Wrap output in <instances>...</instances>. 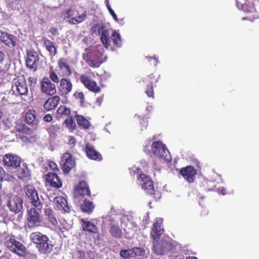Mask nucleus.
I'll return each instance as SVG.
<instances>
[{"instance_id":"nucleus-1","label":"nucleus","mask_w":259,"mask_h":259,"mask_svg":"<svg viewBox=\"0 0 259 259\" xmlns=\"http://www.w3.org/2000/svg\"><path fill=\"white\" fill-rule=\"evenodd\" d=\"M42 208V205L27 208L25 222L26 229L32 230L41 226L42 223L41 215Z\"/></svg>"},{"instance_id":"nucleus-2","label":"nucleus","mask_w":259,"mask_h":259,"mask_svg":"<svg viewBox=\"0 0 259 259\" xmlns=\"http://www.w3.org/2000/svg\"><path fill=\"white\" fill-rule=\"evenodd\" d=\"M104 50L102 47H96L91 50L86 51L82 54V58L85 63L93 68H98L103 62Z\"/></svg>"},{"instance_id":"nucleus-3","label":"nucleus","mask_w":259,"mask_h":259,"mask_svg":"<svg viewBox=\"0 0 259 259\" xmlns=\"http://www.w3.org/2000/svg\"><path fill=\"white\" fill-rule=\"evenodd\" d=\"M91 32L93 34L100 36V39L106 48L110 46L109 32L103 24H94L91 28Z\"/></svg>"},{"instance_id":"nucleus-4","label":"nucleus","mask_w":259,"mask_h":259,"mask_svg":"<svg viewBox=\"0 0 259 259\" xmlns=\"http://www.w3.org/2000/svg\"><path fill=\"white\" fill-rule=\"evenodd\" d=\"M5 245L11 251L19 256L24 257L27 255L25 246L14 238L7 239L5 242Z\"/></svg>"},{"instance_id":"nucleus-5","label":"nucleus","mask_w":259,"mask_h":259,"mask_svg":"<svg viewBox=\"0 0 259 259\" xmlns=\"http://www.w3.org/2000/svg\"><path fill=\"white\" fill-rule=\"evenodd\" d=\"M158 81V77H156L153 73L145 77L142 81L143 85L145 87V92L149 98H154V85Z\"/></svg>"},{"instance_id":"nucleus-6","label":"nucleus","mask_w":259,"mask_h":259,"mask_svg":"<svg viewBox=\"0 0 259 259\" xmlns=\"http://www.w3.org/2000/svg\"><path fill=\"white\" fill-rule=\"evenodd\" d=\"M25 194L33 206H40L42 203L40 200L38 192L35 187L31 185L25 186L23 188Z\"/></svg>"},{"instance_id":"nucleus-7","label":"nucleus","mask_w":259,"mask_h":259,"mask_svg":"<svg viewBox=\"0 0 259 259\" xmlns=\"http://www.w3.org/2000/svg\"><path fill=\"white\" fill-rule=\"evenodd\" d=\"M152 151L154 154L160 158H163L167 161H169V152L166 146L161 141H158L153 142L152 144Z\"/></svg>"},{"instance_id":"nucleus-8","label":"nucleus","mask_w":259,"mask_h":259,"mask_svg":"<svg viewBox=\"0 0 259 259\" xmlns=\"http://www.w3.org/2000/svg\"><path fill=\"white\" fill-rule=\"evenodd\" d=\"M60 164L63 172L67 174L74 167L75 161L70 153L66 152L62 155Z\"/></svg>"},{"instance_id":"nucleus-9","label":"nucleus","mask_w":259,"mask_h":259,"mask_svg":"<svg viewBox=\"0 0 259 259\" xmlns=\"http://www.w3.org/2000/svg\"><path fill=\"white\" fill-rule=\"evenodd\" d=\"M12 88L14 91L16 90L18 94L20 96L27 94L28 90L24 75L18 76L14 79Z\"/></svg>"},{"instance_id":"nucleus-10","label":"nucleus","mask_w":259,"mask_h":259,"mask_svg":"<svg viewBox=\"0 0 259 259\" xmlns=\"http://www.w3.org/2000/svg\"><path fill=\"white\" fill-rule=\"evenodd\" d=\"M57 68L59 75L62 77H69L72 70L68 60L64 57L59 58L57 61Z\"/></svg>"},{"instance_id":"nucleus-11","label":"nucleus","mask_w":259,"mask_h":259,"mask_svg":"<svg viewBox=\"0 0 259 259\" xmlns=\"http://www.w3.org/2000/svg\"><path fill=\"white\" fill-rule=\"evenodd\" d=\"M138 180L145 192L153 195L155 193L154 186L151 179L145 174H140L138 176Z\"/></svg>"},{"instance_id":"nucleus-12","label":"nucleus","mask_w":259,"mask_h":259,"mask_svg":"<svg viewBox=\"0 0 259 259\" xmlns=\"http://www.w3.org/2000/svg\"><path fill=\"white\" fill-rule=\"evenodd\" d=\"M4 166L9 168H17L21 163V158L17 155L11 153L5 154L3 158Z\"/></svg>"},{"instance_id":"nucleus-13","label":"nucleus","mask_w":259,"mask_h":259,"mask_svg":"<svg viewBox=\"0 0 259 259\" xmlns=\"http://www.w3.org/2000/svg\"><path fill=\"white\" fill-rule=\"evenodd\" d=\"M68 77H62L58 86V92L60 96H66L71 92L73 84Z\"/></svg>"},{"instance_id":"nucleus-14","label":"nucleus","mask_w":259,"mask_h":259,"mask_svg":"<svg viewBox=\"0 0 259 259\" xmlns=\"http://www.w3.org/2000/svg\"><path fill=\"white\" fill-rule=\"evenodd\" d=\"M40 90L41 92L48 96H53L57 92L56 87L48 77H45L40 83Z\"/></svg>"},{"instance_id":"nucleus-15","label":"nucleus","mask_w":259,"mask_h":259,"mask_svg":"<svg viewBox=\"0 0 259 259\" xmlns=\"http://www.w3.org/2000/svg\"><path fill=\"white\" fill-rule=\"evenodd\" d=\"M80 81L91 92L98 93L101 90L94 80L92 79L89 76L85 74H82L80 75Z\"/></svg>"},{"instance_id":"nucleus-16","label":"nucleus","mask_w":259,"mask_h":259,"mask_svg":"<svg viewBox=\"0 0 259 259\" xmlns=\"http://www.w3.org/2000/svg\"><path fill=\"white\" fill-rule=\"evenodd\" d=\"M179 173L187 182L192 183L195 180L197 171L193 166L189 165L180 168Z\"/></svg>"},{"instance_id":"nucleus-17","label":"nucleus","mask_w":259,"mask_h":259,"mask_svg":"<svg viewBox=\"0 0 259 259\" xmlns=\"http://www.w3.org/2000/svg\"><path fill=\"white\" fill-rule=\"evenodd\" d=\"M23 201L18 196H14L9 198L7 206L10 210L15 213H18L23 208Z\"/></svg>"},{"instance_id":"nucleus-18","label":"nucleus","mask_w":259,"mask_h":259,"mask_svg":"<svg viewBox=\"0 0 259 259\" xmlns=\"http://www.w3.org/2000/svg\"><path fill=\"white\" fill-rule=\"evenodd\" d=\"M162 220L160 219H157L153 223L151 228V237L153 241H157L163 234L164 230L162 228Z\"/></svg>"},{"instance_id":"nucleus-19","label":"nucleus","mask_w":259,"mask_h":259,"mask_svg":"<svg viewBox=\"0 0 259 259\" xmlns=\"http://www.w3.org/2000/svg\"><path fill=\"white\" fill-rule=\"evenodd\" d=\"M27 59L26 64L27 67L36 70L37 68V62L39 57L37 54L33 50L26 51Z\"/></svg>"},{"instance_id":"nucleus-20","label":"nucleus","mask_w":259,"mask_h":259,"mask_svg":"<svg viewBox=\"0 0 259 259\" xmlns=\"http://www.w3.org/2000/svg\"><path fill=\"white\" fill-rule=\"evenodd\" d=\"M75 195L78 196H90L91 191L90 188L85 181H80L78 185L74 187Z\"/></svg>"},{"instance_id":"nucleus-21","label":"nucleus","mask_w":259,"mask_h":259,"mask_svg":"<svg viewBox=\"0 0 259 259\" xmlns=\"http://www.w3.org/2000/svg\"><path fill=\"white\" fill-rule=\"evenodd\" d=\"M44 215L49 225L53 227L57 226L58 223L56 213L53 209L48 205H46L44 209Z\"/></svg>"},{"instance_id":"nucleus-22","label":"nucleus","mask_w":259,"mask_h":259,"mask_svg":"<svg viewBox=\"0 0 259 259\" xmlns=\"http://www.w3.org/2000/svg\"><path fill=\"white\" fill-rule=\"evenodd\" d=\"M46 180L52 187L59 189L62 187V180L55 172H48L46 175Z\"/></svg>"},{"instance_id":"nucleus-23","label":"nucleus","mask_w":259,"mask_h":259,"mask_svg":"<svg viewBox=\"0 0 259 259\" xmlns=\"http://www.w3.org/2000/svg\"><path fill=\"white\" fill-rule=\"evenodd\" d=\"M60 101V98L59 96H52L45 102L43 108L46 112L52 111L57 107Z\"/></svg>"},{"instance_id":"nucleus-24","label":"nucleus","mask_w":259,"mask_h":259,"mask_svg":"<svg viewBox=\"0 0 259 259\" xmlns=\"http://www.w3.org/2000/svg\"><path fill=\"white\" fill-rule=\"evenodd\" d=\"M54 245L49 238H47L44 242L36 247L41 254L46 255L50 253L53 249Z\"/></svg>"},{"instance_id":"nucleus-25","label":"nucleus","mask_w":259,"mask_h":259,"mask_svg":"<svg viewBox=\"0 0 259 259\" xmlns=\"http://www.w3.org/2000/svg\"><path fill=\"white\" fill-rule=\"evenodd\" d=\"M85 152L87 156L91 159L101 160L102 159L101 154L97 151L90 143L85 145Z\"/></svg>"},{"instance_id":"nucleus-26","label":"nucleus","mask_w":259,"mask_h":259,"mask_svg":"<svg viewBox=\"0 0 259 259\" xmlns=\"http://www.w3.org/2000/svg\"><path fill=\"white\" fill-rule=\"evenodd\" d=\"M48 237L46 235L38 231L32 232L30 235V240L35 244L36 247L44 242Z\"/></svg>"},{"instance_id":"nucleus-27","label":"nucleus","mask_w":259,"mask_h":259,"mask_svg":"<svg viewBox=\"0 0 259 259\" xmlns=\"http://www.w3.org/2000/svg\"><path fill=\"white\" fill-rule=\"evenodd\" d=\"M17 176L18 179L23 181H28L30 179V171L26 165L23 164L18 166L17 170Z\"/></svg>"},{"instance_id":"nucleus-28","label":"nucleus","mask_w":259,"mask_h":259,"mask_svg":"<svg viewBox=\"0 0 259 259\" xmlns=\"http://www.w3.org/2000/svg\"><path fill=\"white\" fill-rule=\"evenodd\" d=\"M0 40L9 48H13L15 46V40L14 36L0 30Z\"/></svg>"},{"instance_id":"nucleus-29","label":"nucleus","mask_w":259,"mask_h":259,"mask_svg":"<svg viewBox=\"0 0 259 259\" xmlns=\"http://www.w3.org/2000/svg\"><path fill=\"white\" fill-rule=\"evenodd\" d=\"M152 250L157 255H163L166 252L165 241L160 240V241H153Z\"/></svg>"},{"instance_id":"nucleus-30","label":"nucleus","mask_w":259,"mask_h":259,"mask_svg":"<svg viewBox=\"0 0 259 259\" xmlns=\"http://www.w3.org/2000/svg\"><path fill=\"white\" fill-rule=\"evenodd\" d=\"M88 13L86 10L82 11L80 12L77 10V14L75 17H72L68 20V22L71 24H79L87 19Z\"/></svg>"},{"instance_id":"nucleus-31","label":"nucleus","mask_w":259,"mask_h":259,"mask_svg":"<svg viewBox=\"0 0 259 259\" xmlns=\"http://www.w3.org/2000/svg\"><path fill=\"white\" fill-rule=\"evenodd\" d=\"M81 227L82 230L93 234H96L98 232L97 227L89 221H85L84 219L81 220Z\"/></svg>"},{"instance_id":"nucleus-32","label":"nucleus","mask_w":259,"mask_h":259,"mask_svg":"<svg viewBox=\"0 0 259 259\" xmlns=\"http://www.w3.org/2000/svg\"><path fill=\"white\" fill-rule=\"evenodd\" d=\"M43 46L49 52L50 55L54 57L57 53V49L55 46L54 43L48 39L47 37H42Z\"/></svg>"},{"instance_id":"nucleus-33","label":"nucleus","mask_w":259,"mask_h":259,"mask_svg":"<svg viewBox=\"0 0 259 259\" xmlns=\"http://www.w3.org/2000/svg\"><path fill=\"white\" fill-rule=\"evenodd\" d=\"M25 121L28 124H36V112L34 109L28 110L25 113Z\"/></svg>"},{"instance_id":"nucleus-34","label":"nucleus","mask_w":259,"mask_h":259,"mask_svg":"<svg viewBox=\"0 0 259 259\" xmlns=\"http://www.w3.org/2000/svg\"><path fill=\"white\" fill-rule=\"evenodd\" d=\"M77 124L81 128L88 130L91 126V122L84 116L81 115H77L75 116Z\"/></svg>"},{"instance_id":"nucleus-35","label":"nucleus","mask_w":259,"mask_h":259,"mask_svg":"<svg viewBox=\"0 0 259 259\" xmlns=\"http://www.w3.org/2000/svg\"><path fill=\"white\" fill-rule=\"evenodd\" d=\"M94 205L93 202L90 200L87 199L84 200L83 203L80 205V209L83 212L87 213V214L91 213L94 209Z\"/></svg>"},{"instance_id":"nucleus-36","label":"nucleus","mask_w":259,"mask_h":259,"mask_svg":"<svg viewBox=\"0 0 259 259\" xmlns=\"http://www.w3.org/2000/svg\"><path fill=\"white\" fill-rule=\"evenodd\" d=\"M112 40L113 45L116 48H120L122 46V39L120 34L117 32L116 31H113L111 34V37H110Z\"/></svg>"},{"instance_id":"nucleus-37","label":"nucleus","mask_w":259,"mask_h":259,"mask_svg":"<svg viewBox=\"0 0 259 259\" xmlns=\"http://www.w3.org/2000/svg\"><path fill=\"white\" fill-rule=\"evenodd\" d=\"M71 111L70 108L64 105H61L57 110V114L59 118L69 116Z\"/></svg>"},{"instance_id":"nucleus-38","label":"nucleus","mask_w":259,"mask_h":259,"mask_svg":"<svg viewBox=\"0 0 259 259\" xmlns=\"http://www.w3.org/2000/svg\"><path fill=\"white\" fill-rule=\"evenodd\" d=\"M73 97L81 106L84 105L85 97L82 92H75L73 95Z\"/></svg>"},{"instance_id":"nucleus-39","label":"nucleus","mask_w":259,"mask_h":259,"mask_svg":"<svg viewBox=\"0 0 259 259\" xmlns=\"http://www.w3.org/2000/svg\"><path fill=\"white\" fill-rule=\"evenodd\" d=\"M109 231L110 234L115 238H120L122 236L121 230L116 226H112L110 228Z\"/></svg>"},{"instance_id":"nucleus-40","label":"nucleus","mask_w":259,"mask_h":259,"mask_svg":"<svg viewBox=\"0 0 259 259\" xmlns=\"http://www.w3.org/2000/svg\"><path fill=\"white\" fill-rule=\"evenodd\" d=\"M55 200L58 203L60 204L61 207L63 208L64 211L66 212H69L70 211V208L68 206L67 202L64 197H56Z\"/></svg>"},{"instance_id":"nucleus-41","label":"nucleus","mask_w":259,"mask_h":259,"mask_svg":"<svg viewBox=\"0 0 259 259\" xmlns=\"http://www.w3.org/2000/svg\"><path fill=\"white\" fill-rule=\"evenodd\" d=\"M120 255L124 259L134 257L133 248L121 250L120 251Z\"/></svg>"},{"instance_id":"nucleus-42","label":"nucleus","mask_w":259,"mask_h":259,"mask_svg":"<svg viewBox=\"0 0 259 259\" xmlns=\"http://www.w3.org/2000/svg\"><path fill=\"white\" fill-rule=\"evenodd\" d=\"M49 78L54 83H58L60 82V80L59 79V77L57 73L55 72V71L52 68V67L50 68L49 72Z\"/></svg>"},{"instance_id":"nucleus-43","label":"nucleus","mask_w":259,"mask_h":259,"mask_svg":"<svg viewBox=\"0 0 259 259\" xmlns=\"http://www.w3.org/2000/svg\"><path fill=\"white\" fill-rule=\"evenodd\" d=\"M178 243L176 242H168L165 241L166 252H174Z\"/></svg>"},{"instance_id":"nucleus-44","label":"nucleus","mask_w":259,"mask_h":259,"mask_svg":"<svg viewBox=\"0 0 259 259\" xmlns=\"http://www.w3.org/2000/svg\"><path fill=\"white\" fill-rule=\"evenodd\" d=\"M66 126L71 130H75L76 127L75 123L72 116H68L64 121Z\"/></svg>"},{"instance_id":"nucleus-45","label":"nucleus","mask_w":259,"mask_h":259,"mask_svg":"<svg viewBox=\"0 0 259 259\" xmlns=\"http://www.w3.org/2000/svg\"><path fill=\"white\" fill-rule=\"evenodd\" d=\"M17 131L19 133L26 134H31L33 132V130L31 128L28 127L25 124L19 125L17 128Z\"/></svg>"},{"instance_id":"nucleus-46","label":"nucleus","mask_w":259,"mask_h":259,"mask_svg":"<svg viewBox=\"0 0 259 259\" xmlns=\"http://www.w3.org/2000/svg\"><path fill=\"white\" fill-rule=\"evenodd\" d=\"M134 256L143 257L145 255V250L141 247H136L133 248Z\"/></svg>"},{"instance_id":"nucleus-47","label":"nucleus","mask_w":259,"mask_h":259,"mask_svg":"<svg viewBox=\"0 0 259 259\" xmlns=\"http://www.w3.org/2000/svg\"><path fill=\"white\" fill-rule=\"evenodd\" d=\"M66 17L67 18H71L75 17L77 14V10L76 9H68L65 11Z\"/></svg>"},{"instance_id":"nucleus-48","label":"nucleus","mask_w":259,"mask_h":259,"mask_svg":"<svg viewBox=\"0 0 259 259\" xmlns=\"http://www.w3.org/2000/svg\"><path fill=\"white\" fill-rule=\"evenodd\" d=\"M47 131L50 135L55 136L56 134L57 130L56 127L55 125H52L47 128Z\"/></svg>"},{"instance_id":"nucleus-49","label":"nucleus","mask_w":259,"mask_h":259,"mask_svg":"<svg viewBox=\"0 0 259 259\" xmlns=\"http://www.w3.org/2000/svg\"><path fill=\"white\" fill-rule=\"evenodd\" d=\"M107 7L108 8V10H109L110 14L112 15L114 20H115L116 21H118L117 17L116 15L115 14V13H114V11L111 9L110 6L109 5L108 1H107Z\"/></svg>"},{"instance_id":"nucleus-50","label":"nucleus","mask_w":259,"mask_h":259,"mask_svg":"<svg viewBox=\"0 0 259 259\" xmlns=\"http://www.w3.org/2000/svg\"><path fill=\"white\" fill-rule=\"evenodd\" d=\"M76 255L78 259H85V252L82 250H77Z\"/></svg>"},{"instance_id":"nucleus-51","label":"nucleus","mask_w":259,"mask_h":259,"mask_svg":"<svg viewBox=\"0 0 259 259\" xmlns=\"http://www.w3.org/2000/svg\"><path fill=\"white\" fill-rule=\"evenodd\" d=\"M49 166L51 169L54 170V171H58L59 170L57 165L56 163L53 161H50L49 163Z\"/></svg>"},{"instance_id":"nucleus-52","label":"nucleus","mask_w":259,"mask_h":259,"mask_svg":"<svg viewBox=\"0 0 259 259\" xmlns=\"http://www.w3.org/2000/svg\"><path fill=\"white\" fill-rule=\"evenodd\" d=\"M43 120L45 122H50L53 120V116L51 114H47L44 116Z\"/></svg>"},{"instance_id":"nucleus-53","label":"nucleus","mask_w":259,"mask_h":259,"mask_svg":"<svg viewBox=\"0 0 259 259\" xmlns=\"http://www.w3.org/2000/svg\"><path fill=\"white\" fill-rule=\"evenodd\" d=\"M37 78L34 76H29L28 78V81L30 83L31 85L33 84L35 85L37 83Z\"/></svg>"},{"instance_id":"nucleus-54","label":"nucleus","mask_w":259,"mask_h":259,"mask_svg":"<svg viewBox=\"0 0 259 259\" xmlns=\"http://www.w3.org/2000/svg\"><path fill=\"white\" fill-rule=\"evenodd\" d=\"M6 176L5 171L4 168L0 166V182H2Z\"/></svg>"},{"instance_id":"nucleus-55","label":"nucleus","mask_w":259,"mask_h":259,"mask_svg":"<svg viewBox=\"0 0 259 259\" xmlns=\"http://www.w3.org/2000/svg\"><path fill=\"white\" fill-rule=\"evenodd\" d=\"M146 58H147V60L148 62H150L152 61V60H153L154 61V62H153L154 65H156V64H157V62H158V58H157L152 57H147Z\"/></svg>"},{"instance_id":"nucleus-56","label":"nucleus","mask_w":259,"mask_h":259,"mask_svg":"<svg viewBox=\"0 0 259 259\" xmlns=\"http://www.w3.org/2000/svg\"><path fill=\"white\" fill-rule=\"evenodd\" d=\"M49 31L53 35H56L58 34V29L56 27H51Z\"/></svg>"},{"instance_id":"nucleus-57","label":"nucleus","mask_w":259,"mask_h":259,"mask_svg":"<svg viewBox=\"0 0 259 259\" xmlns=\"http://www.w3.org/2000/svg\"><path fill=\"white\" fill-rule=\"evenodd\" d=\"M76 142L75 139L73 136H70L68 139V144L74 145Z\"/></svg>"},{"instance_id":"nucleus-58","label":"nucleus","mask_w":259,"mask_h":259,"mask_svg":"<svg viewBox=\"0 0 259 259\" xmlns=\"http://www.w3.org/2000/svg\"><path fill=\"white\" fill-rule=\"evenodd\" d=\"M5 56V54L2 52L0 51V63L3 61Z\"/></svg>"},{"instance_id":"nucleus-59","label":"nucleus","mask_w":259,"mask_h":259,"mask_svg":"<svg viewBox=\"0 0 259 259\" xmlns=\"http://www.w3.org/2000/svg\"><path fill=\"white\" fill-rule=\"evenodd\" d=\"M186 259H198L197 257L195 256H187Z\"/></svg>"},{"instance_id":"nucleus-60","label":"nucleus","mask_w":259,"mask_h":259,"mask_svg":"<svg viewBox=\"0 0 259 259\" xmlns=\"http://www.w3.org/2000/svg\"><path fill=\"white\" fill-rule=\"evenodd\" d=\"M5 99H6V98H5V97H4V98H3V99H2V100L3 101V100H4Z\"/></svg>"}]
</instances>
